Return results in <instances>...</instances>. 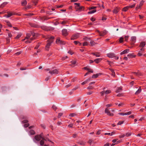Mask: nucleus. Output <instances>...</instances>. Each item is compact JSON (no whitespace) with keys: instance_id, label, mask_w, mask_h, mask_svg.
Returning a JSON list of instances; mask_svg holds the SVG:
<instances>
[{"instance_id":"11","label":"nucleus","mask_w":146,"mask_h":146,"mask_svg":"<svg viewBox=\"0 0 146 146\" xmlns=\"http://www.w3.org/2000/svg\"><path fill=\"white\" fill-rule=\"evenodd\" d=\"M119 9L117 7L113 10V12L114 13L116 14L119 11Z\"/></svg>"},{"instance_id":"39","label":"nucleus","mask_w":146,"mask_h":146,"mask_svg":"<svg viewBox=\"0 0 146 146\" xmlns=\"http://www.w3.org/2000/svg\"><path fill=\"white\" fill-rule=\"evenodd\" d=\"M123 38L122 37H121L120 38L119 40V42L120 43L122 42L123 41Z\"/></svg>"},{"instance_id":"29","label":"nucleus","mask_w":146,"mask_h":146,"mask_svg":"<svg viewBox=\"0 0 146 146\" xmlns=\"http://www.w3.org/2000/svg\"><path fill=\"white\" fill-rule=\"evenodd\" d=\"M89 80H90V79H88L86 81H84V82H83L81 84L82 85H83L84 84H85L87 83V82L88 81H89Z\"/></svg>"},{"instance_id":"15","label":"nucleus","mask_w":146,"mask_h":146,"mask_svg":"<svg viewBox=\"0 0 146 146\" xmlns=\"http://www.w3.org/2000/svg\"><path fill=\"white\" fill-rule=\"evenodd\" d=\"M129 49H125L121 53V55L128 53L129 52Z\"/></svg>"},{"instance_id":"54","label":"nucleus","mask_w":146,"mask_h":146,"mask_svg":"<svg viewBox=\"0 0 146 146\" xmlns=\"http://www.w3.org/2000/svg\"><path fill=\"white\" fill-rule=\"evenodd\" d=\"M67 21H62L61 22V23L62 24H63L67 23Z\"/></svg>"},{"instance_id":"46","label":"nucleus","mask_w":146,"mask_h":146,"mask_svg":"<svg viewBox=\"0 0 146 146\" xmlns=\"http://www.w3.org/2000/svg\"><path fill=\"white\" fill-rule=\"evenodd\" d=\"M93 142V140L90 139L88 141V143L90 144L91 145L92 143Z\"/></svg>"},{"instance_id":"26","label":"nucleus","mask_w":146,"mask_h":146,"mask_svg":"<svg viewBox=\"0 0 146 146\" xmlns=\"http://www.w3.org/2000/svg\"><path fill=\"white\" fill-rule=\"evenodd\" d=\"M29 133L30 135H33L35 134V131L33 130H31L29 131Z\"/></svg>"},{"instance_id":"28","label":"nucleus","mask_w":146,"mask_h":146,"mask_svg":"<svg viewBox=\"0 0 146 146\" xmlns=\"http://www.w3.org/2000/svg\"><path fill=\"white\" fill-rule=\"evenodd\" d=\"M111 90H107L106 91H105V92L104 93L105 94H110L111 93Z\"/></svg>"},{"instance_id":"21","label":"nucleus","mask_w":146,"mask_h":146,"mask_svg":"<svg viewBox=\"0 0 146 146\" xmlns=\"http://www.w3.org/2000/svg\"><path fill=\"white\" fill-rule=\"evenodd\" d=\"M84 8L83 6H80L76 8V9H77V10L81 11Z\"/></svg>"},{"instance_id":"36","label":"nucleus","mask_w":146,"mask_h":146,"mask_svg":"<svg viewBox=\"0 0 146 146\" xmlns=\"http://www.w3.org/2000/svg\"><path fill=\"white\" fill-rule=\"evenodd\" d=\"M31 35L30 34L28 33L27 34V36L25 37V39H28L29 38L30 36Z\"/></svg>"},{"instance_id":"40","label":"nucleus","mask_w":146,"mask_h":146,"mask_svg":"<svg viewBox=\"0 0 146 146\" xmlns=\"http://www.w3.org/2000/svg\"><path fill=\"white\" fill-rule=\"evenodd\" d=\"M33 2L35 5H36L37 3V0H33Z\"/></svg>"},{"instance_id":"47","label":"nucleus","mask_w":146,"mask_h":146,"mask_svg":"<svg viewBox=\"0 0 146 146\" xmlns=\"http://www.w3.org/2000/svg\"><path fill=\"white\" fill-rule=\"evenodd\" d=\"M52 108L54 110H56V109H57V108L56 107L54 106V105H53L52 106Z\"/></svg>"},{"instance_id":"58","label":"nucleus","mask_w":146,"mask_h":146,"mask_svg":"<svg viewBox=\"0 0 146 146\" xmlns=\"http://www.w3.org/2000/svg\"><path fill=\"white\" fill-rule=\"evenodd\" d=\"M131 134L129 133H127L126 134V135L127 137L131 135Z\"/></svg>"},{"instance_id":"51","label":"nucleus","mask_w":146,"mask_h":146,"mask_svg":"<svg viewBox=\"0 0 146 146\" xmlns=\"http://www.w3.org/2000/svg\"><path fill=\"white\" fill-rule=\"evenodd\" d=\"M123 123V121H119L117 123V125H121Z\"/></svg>"},{"instance_id":"10","label":"nucleus","mask_w":146,"mask_h":146,"mask_svg":"<svg viewBox=\"0 0 146 146\" xmlns=\"http://www.w3.org/2000/svg\"><path fill=\"white\" fill-rule=\"evenodd\" d=\"M107 56L110 58H113L115 57V55L113 53H108L107 54Z\"/></svg>"},{"instance_id":"17","label":"nucleus","mask_w":146,"mask_h":146,"mask_svg":"<svg viewBox=\"0 0 146 146\" xmlns=\"http://www.w3.org/2000/svg\"><path fill=\"white\" fill-rule=\"evenodd\" d=\"M102 60V58H97L94 60V61L97 63H98Z\"/></svg>"},{"instance_id":"60","label":"nucleus","mask_w":146,"mask_h":146,"mask_svg":"<svg viewBox=\"0 0 146 146\" xmlns=\"http://www.w3.org/2000/svg\"><path fill=\"white\" fill-rule=\"evenodd\" d=\"M28 122V121L27 120H24L23 121V123H26Z\"/></svg>"},{"instance_id":"23","label":"nucleus","mask_w":146,"mask_h":146,"mask_svg":"<svg viewBox=\"0 0 146 146\" xmlns=\"http://www.w3.org/2000/svg\"><path fill=\"white\" fill-rule=\"evenodd\" d=\"M133 73L135 74L137 76H139L141 75V73H139V72H133Z\"/></svg>"},{"instance_id":"43","label":"nucleus","mask_w":146,"mask_h":146,"mask_svg":"<svg viewBox=\"0 0 146 146\" xmlns=\"http://www.w3.org/2000/svg\"><path fill=\"white\" fill-rule=\"evenodd\" d=\"M74 5H76L77 6L75 7V8L76 9V7H78L80 6V3H74Z\"/></svg>"},{"instance_id":"57","label":"nucleus","mask_w":146,"mask_h":146,"mask_svg":"<svg viewBox=\"0 0 146 146\" xmlns=\"http://www.w3.org/2000/svg\"><path fill=\"white\" fill-rule=\"evenodd\" d=\"M67 58L68 57L67 56H65V57H63L62 59V60H64Z\"/></svg>"},{"instance_id":"31","label":"nucleus","mask_w":146,"mask_h":146,"mask_svg":"<svg viewBox=\"0 0 146 146\" xmlns=\"http://www.w3.org/2000/svg\"><path fill=\"white\" fill-rule=\"evenodd\" d=\"M39 135L40 136V137H41V139H42L43 140H44L45 141H46V139H45V138L43 137V134L42 133L40 134Z\"/></svg>"},{"instance_id":"42","label":"nucleus","mask_w":146,"mask_h":146,"mask_svg":"<svg viewBox=\"0 0 146 146\" xmlns=\"http://www.w3.org/2000/svg\"><path fill=\"white\" fill-rule=\"evenodd\" d=\"M135 4H134L132 5L129 6H128V7H129V8H133L134 7H135Z\"/></svg>"},{"instance_id":"4","label":"nucleus","mask_w":146,"mask_h":146,"mask_svg":"<svg viewBox=\"0 0 146 146\" xmlns=\"http://www.w3.org/2000/svg\"><path fill=\"white\" fill-rule=\"evenodd\" d=\"M79 34H74L72 36L71 38V39L72 40L76 39L78 38L79 37Z\"/></svg>"},{"instance_id":"7","label":"nucleus","mask_w":146,"mask_h":146,"mask_svg":"<svg viewBox=\"0 0 146 146\" xmlns=\"http://www.w3.org/2000/svg\"><path fill=\"white\" fill-rule=\"evenodd\" d=\"M97 31L99 33L100 36H103L106 34L107 32L106 31H104L102 32H100L99 31Z\"/></svg>"},{"instance_id":"45","label":"nucleus","mask_w":146,"mask_h":146,"mask_svg":"<svg viewBox=\"0 0 146 146\" xmlns=\"http://www.w3.org/2000/svg\"><path fill=\"white\" fill-rule=\"evenodd\" d=\"M131 112L129 111V112H128L127 113H124V114L125 115H130L131 114Z\"/></svg>"},{"instance_id":"6","label":"nucleus","mask_w":146,"mask_h":146,"mask_svg":"<svg viewBox=\"0 0 146 146\" xmlns=\"http://www.w3.org/2000/svg\"><path fill=\"white\" fill-rule=\"evenodd\" d=\"M62 35L64 36H66L68 35L67 30L66 29H63L62 31Z\"/></svg>"},{"instance_id":"13","label":"nucleus","mask_w":146,"mask_h":146,"mask_svg":"<svg viewBox=\"0 0 146 146\" xmlns=\"http://www.w3.org/2000/svg\"><path fill=\"white\" fill-rule=\"evenodd\" d=\"M91 54L95 56L96 57H99L100 56V53L98 52H92Z\"/></svg>"},{"instance_id":"38","label":"nucleus","mask_w":146,"mask_h":146,"mask_svg":"<svg viewBox=\"0 0 146 146\" xmlns=\"http://www.w3.org/2000/svg\"><path fill=\"white\" fill-rule=\"evenodd\" d=\"M21 35V34L20 33V34H19L15 37V39H17L19 37H20Z\"/></svg>"},{"instance_id":"19","label":"nucleus","mask_w":146,"mask_h":146,"mask_svg":"<svg viewBox=\"0 0 146 146\" xmlns=\"http://www.w3.org/2000/svg\"><path fill=\"white\" fill-rule=\"evenodd\" d=\"M122 90V88L121 87H119L115 91V92L116 93H118L119 92H121Z\"/></svg>"},{"instance_id":"56","label":"nucleus","mask_w":146,"mask_h":146,"mask_svg":"<svg viewBox=\"0 0 146 146\" xmlns=\"http://www.w3.org/2000/svg\"><path fill=\"white\" fill-rule=\"evenodd\" d=\"M71 62H72V65H74L75 64H76V61H71Z\"/></svg>"},{"instance_id":"53","label":"nucleus","mask_w":146,"mask_h":146,"mask_svg":"<svg viewBox=\"0 0 146 146\" xmlns=\"http://www.w3.org/2000/svg\"><path fill=\"white\" fill-rule=\"evenodd\" d=\"M105 92V91H103L100 92V93L101 94V95L102 96H103L104 94H105L104 93Z\"/></svg>"},{"instance_id":"49","label":"nucleus","mask_w":146,"mask_h":146,"mask_svg":"<svg viewBox=\"0 0 146 146\" xmlns=\"http://www.w3.org/2000/svg\"><path fill=\"white\" fill-rule=\"evenodd\" d=\"M84 40H86V41H88L89 40H90V39L89 38H87V37H85L84 38Z\"/></svg>"},{"instance_id":"52","label":"nucleus","mask_w":146,"mask_h":146,"mask_svg":"<svg viewBox=\"0 0 146 146\" xmlns=\"http://www.w3.org/2000/svg\"><path fill=\"white\" fill-rule=\"evenodd\" d=\"M63 114L62 113H59L58 115V117L59 118Z\"/></svg>"},{"instance_id":"63","label":"nucleus","mask_w":146,"mask_h":146,"mask_svg":"<svg viewBox=\"0 0 146 146\" xmlns=\"http://www.w3.org/2000/svg\"><path fill=\"white\" fill-rule=\"evenodd\" d=\"M50 78V77H48L46 78L45 79V80L46 81H47Z\"/></svg>"},{"instance_id":"16","label":"nucleus","mask_w":146,"mask_h":146,"mask_svg":"<svg viewBox=\"0 0 146 146\" xmlns=\"http://www.w3.org/2000/svg\"><path fill=\"white\" fill-rule=\"evenodd\" d=\"M145 44V42H142L140 43L139 47H144Z\"/></svg>"},{"instance_id":"32","label":"nucleus","mask_w":146,"mask_h":146,"mask_svg":"<svg viewBox=\"0 0 146 146\" xmlns=\"http://www.w3.org/2000/svg\"><path fill=\"white\" fill-rule=\"evenodd\" d=\"M129 8L128 6L125 7L123 9V11H126Z\"/></svg>"},{"instance_id":"30","label":"nucleus","mask_w":146,"mask_h":146,"mask_svg":"<svg viewBox=\"0 0 146 146\" xmlns=\"http://www.w3.org/2000/svg\"><path fill=\"white\" fill-rule=\"evenodd\" d=\"M44 140H43L42 139V140H41L40 142V144L41 145H43L44 144Z\"/></svg>"},{"instance_id":"50","label":"nucleus","mask_w":146,"mask_h":146,"mask_svg":"<svg viewBox=\"0 0 146 146\" xmlns=\"http://www.w3.org/2000/svg\"><path fill=\"white\" fill-rule=\"evenodd\" d=\"M41 19L42 20H47L48 19H49V18H46L45 17H43Z\"/></svg>"},{"instance_id":"14","label":"nucleus","mask_w":146,"mask_h":146,"mask_svg":"<svg viewBox=\"0 0 146 146\" xmlns=\"http://www.w3.org/2000/svg\"><path fill=\"white\" fill-rule=\"evenodd\" d=\"M131 40L133 42V44L136 42V37L135 36H132Z\"/></svg>"},{"instance_id":"12","label":"nucleus","mask_w":146,"mask_h":146,"mask_svg":"<svg viewBox=\"0 0 146 146\" xmlns=\"http://www.w3.org/2000/svg\"><path fill=\"white\" fill-rule=\"evenodd\" d=\"M8 15H5L4 17H6L7 18L9 17H11L12 15H13V14L12 13H11L10 12H7Z\"/></svg>"},{"instance_id":"24","label":"nucleus","mask_w":146,"mask_h":146,"mask_svg":"<svg viewBox=\"0 0 146 146\" xmlns=\"http://www.w3.org/2000/svg\"><path fill=\"white\" fill-rule=\"evenodd\" d=\"M7 3V2H5L3 3L1 5L0 7L3 8Z\"/></svg>"},{"instance_id":"5","label":"nucleus","mask_w":146,"mask_h":146,"mask_svg":"<svg viewBox=\"0 0 146 146\" xmlns=\"http://www.w3.org/2000/svg\"><path fill=\"white\" fill-rule=\"evenodd\" d=\"M105 112L106 113L110 116H112L113 115V114L112 113H110V112L109 110L108 109L106 108L105 110Z\"/></svg>"},{"instance_id":"2","label":"nucleus","mask_w":146,"mask_h":146,"mask_svg":"<svg viewBox=\"0 0 146 146\" xmlns=\"http://www.w3.org/2000/svg\"><path fill=\"white\" fill-rule=\"evenodd\" d=\"M56 43L57 44H65V42L63 41L60 40V38H58L56 41Z\"/></svg>"},{"instance_id":"25","label":"nucleus","mask_w":146,"mask_h":146,"mask_svg":"<svg viewBox=\"0 0 146 146\" xmlns=\"http://www.w3.org/2000/svg\"><path fill=\"white\" fill-rule=\"evenodd\" d=\"M109 70L111 71V72H112V74H111L113 76H114L115 75V73L114 72V70L113 69H111V68H109Z\"/></svg>"},{"instance_id":"1","label":"nucleus","mask_w":146,"mask_h":146,"mask_svg":"<svg viewBox=\"0 0 146 146\" xmlns=\"http://www.w3.org/2000/svg\"><path fill=\"white\" fill-rule=\"evenodd\" d=\"M54 37L53 36H51L49 38V39L47 41V44L45 47V49L46 50H48V48L50 46L51 44L53 42Z\"/></svg>"},{"instance_id":"64","label":"nucleus","mask_w":146,"mask_h":146,"mask_svg":"<svg viewBox=\"0 0 146 146\" xmlns=\"http://www.w3.org/2000/svg\"><path fill=\"white\" fill-rule=\"evenodd\" d=\"M7 25L9 27H12V25L9 22L7 23Z\"/></svg>"},{"instance_id":"55","label":"nucleus","mask_w":146,"mask_h":146,"mask_svg":"<svg viewBox=\"0 0 146 146\" xmlns=\"http://www.w3.org/2000/svg\"><path fill=\"white\" fill-rule=\"evenodd\" d=\"M22 53V51H20L19 52H18L16 53H15V54L17 55H19L21 54Z\"/></svg>"},{"instance_id":"34","label":"nucleus","mask_w":146,"mask_h":146,"mask_svg":"<svg viewBox=\"0 0 146 146\" xmlns=\"http://www.w3.org/2000/svg\"><path fill=\"white\" fill-rule=\"evenodd\" d=\"M78 143H79L81 145H85V143L83 141H80L78 142Z\"/></svg>"},{"instance_id":"48","label":"nucleus","mask_w":146,"mask_h":146,"mask_svg":"<svg viewBox=\"0 0 146 146\" xmlns=\"http://www.w3.org/2000/svg\"><path fill=\"white\" fill-rule=\"evenodd\" d=\"M29 125V123H27L26 124H25L24 125V126L25 127H28Z\"/></svg>"},{"instance_id":"59","label":"nucleus","mask_w":146,"mask_h":146,"mask_svg":"<svg viewBox=\"0 0 146 146\" xmlns=\"http://www.w3.org/2000/svg\"><path fill=\"white\" fill-rule=\"evenodd\" d=\"M40 45L39 44H37L36 46L35 47V49H37L38 48V47H39Z\"/></svg>"},{"instance_id":"22","label":"nucleus","mask_w":146,"mask_h":146,"mask_svg":"<svg viewBox=\"0 0 146 146\" xmlns=\"http://www.w3.org/2000/svg\"><path fill=\"white\" fill-rule=\"evenodd\" d=\"M127 56L130 58H133L135 56H134L133 55L131 54H129L127 55Z\"/></svg>"},{"instance_id":"3","label":"nucleus","mask_w":146,"mask_h":146,"mask_svg":"<svg viewBox=\"0 0 146 146\" xmlns=\"http://www.w3.org/2000/svg\"><path fill=\"white\" fill-rule=\"evenodd\" d=\"M58 71L57 69H55L52 70H51V71H50L49 72V73H50L51 74H57L58 73Z\"/></svg>"},{"instance_id":"9","label":"nucleus","mask_w":146,"mask_h":146,"mask_svg":"<svg viewBox=\"0 0 146 146\" xmlns=\"http://www.w3.org/2000/svg\"><path fill=\"white\" fill-rule=\"evenodd\" d=\"M41 138L40 136L39 135H37L35 136V139L37 141H40Z\"/></svg>"},{"instance_id":"33","label":"nucleus","mask_w":146,"mask_h":146,"mask_svg":"<svg viewBox=\"0 0 146 146\" xmlns=\"http://www.w3.org/2000/svg\"><path fill=\"white\" fill-rule=\"evenodd\" d=\"M96 11V10H94L92 11H90L88 12V14H92L93 13L95 12Z\"/></svg>"},{"instance_id":"20","label":"nucleus","mask_w":146,"mask_h":146,"mask_svg":"<svg viewBox=\"0 0 146 146\" xmlns=\"http://www.w3.org/2000/svg\"><path fill=\"white\" fill-rule=\"evenodd\" d=\"M141 88H139L138 90L135 92V94L137 95L139 94L141 92Z\"/></svg>"},{"instance_id":"44","label":"nucleus","mask_w":146,"mask_h":146,"mask_svg":"<svg viewBox=\"0 0 146 146\" xmlns=\"http://www.w3.org/2000/svg\"><path fill=\"white\" fill-rule=\"evenodd\" d=\"M144 2V1L143 0L141 1L140 2L139 5L140 6H141L143 5Z\"/></svg>"},{"instance_id":"8","label":"nucleus","mask_w":146,"mask_h":146,"mask_svg":"<svg viewBox=\"0 0 146 146\" xmlns=\"http://www.w3.org/2000/svg\"><path fill=\"white\" fill-rule=\"evenodd\" d=\"M31 35L33 36V37L31 38H30L31 40L34 39H35L37 36H38V35L37 34L33 32H31Z\"/></svg>"},{"instance_id":"61","label":"nucleus","mask_w":146,"mask_h":146,"mask_svg":"<svg viewBox=\"0 0 146 146\" xmlns=\"http://www.w3.org/2000/svg\"><path fill=\"white\" fill-rule=\"evenodd\" d=\"M7 43H9L10 41V39L9 38H7Z\"/></svg>"},{"instance_id":"35","label":"nucleus","mask_w":146,"mask_h":146,"mask_svg":"<svg viewBox=\"0 0 146 146\" xmlns=\"http://www.w3.org/2000/svg\"><path fill=\"white\" fill-rule=\"evenodd\" d=\"M90 44L91 46H92L94 45L95 42L93 41H91L90 42Z\"/></svg>"},{"instance_id":"37","label":"nucleus","mask_w":146,"mask_h":146,"mask_svg":"<svg viewBox=\"0 0 146 146\" xmlns=\"http://www.w3.org/2000/svg\"><path fill=\"white\" fill-rule=\"evenodd\" d=\"M76 115V114L75 113H71L69 114V116L71 117H74Z\"/></svg>"},{"instance_id":"18","label":"nucleus","mask_w":146,"mask_h":146,"mask_svg":"<svg viewBox=\"0 0 146 146\" xmlns=\"http://www.w3.org/2000/svg\"><path fill=\"white\" fill-rule=\"evenodd\" d=\"M99 75H100V74H94L92 76V78H97L99 76Z\"/></svg>"},{"instance_id":"27","label":"nucleus","mask_w":146,"mask_h":146,"mask_svg":"<svg viewBox=\"0 0 146 146\" xmlns=\"http://www.w3.org/2000/svg\"><path fill=\"white\" fill-rule=\"evenodd\" d=\"M27 1L26 0H24L22 2L21 4L22 5L25 6L27 4Z\"/></svg>"},{"instance_id":"41","label":"nucleus","mask_w":146,"mask_h":146,"mask_svg":"<svg viewBox=\"0 0 146 146\" xmlns=\"http://www.w3.org/2000/svg\"><path fill=\"white\" fill-rule=\"evenodd\" d=\"M88 44V43L87 42H84L83 44V46H87Z\"/></svg>"},{"instance_id":"62","label":"nucleus","mask_w":146,"mask_h":146,"mask_svg":"<svg viewBox=\"0 0 146 146\" xmlns=\"http://www.w3.org/2000/svg\"><path fill=\"white\" fill-rule=\"evenodd\" d=\"M84 69L85 70H90V68H88V67H84Z\"/></svg>"}]
</instances>
